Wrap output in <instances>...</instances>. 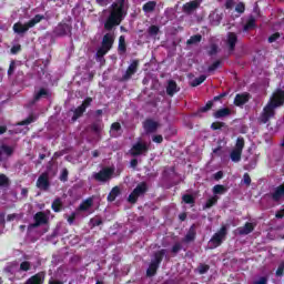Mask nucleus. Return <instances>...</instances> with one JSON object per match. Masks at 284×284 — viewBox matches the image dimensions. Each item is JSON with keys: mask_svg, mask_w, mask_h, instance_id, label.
<instances>
[{"mask_svg": "<svg viewBox=\"0 0 284 284\" xmlns=\"http://www.w3.org/2000/svg\"><path fill=\"white\" fill-rule=\"evenodd\" d=\"M129 152L131 156H141L150 152V146L148 145V143L139 141L132 145Z\"/></svg>", "mask_w": 284, "mask_h": 284, "instance_id": "6e6552de", "label": "nucleus"}, {"mask_svg": "<svg viewBox=\"0 0 284 284\" xmlns=\"http://www.w3.org/2000/svg\"><path fill=\"white\" fill-rule=\"evenodd\" d=\"M106 52H110V50L105 49L104 47L99 48L97 53H95L97 59H103L104 55L106 54Z\"/></svg>", "mask_w": 284, "mask_h": 284, "instance_id": "49530a36", "label": "nucleus"}, {"mask_svg": "<svg viewBox=\"0 0 284 284\" xmlns=\"http://www.w3.org/2000/svg\"><path fill=\"white\" fill-rule=\"evenodd\" d=\"M199 8H201V0H193L183 4L182 12H184V14H192V12L199 10Z\"/></svg>", "mask_w": 284, "mask_h": 284, "instance_id": "ddd939ff", "label": "nucleus"}, {"mask_svg": "<svg viewBox=\"0 0 284 284\" xmlns=\"http://www.w3.org/2000/svg\"><path fill=\"white\" fill-rule=\"evenodd\" d=\"M284 105V90L276 89L266 105L263 108V111L260 115V123L264 125L270 123V119H274L276 116V108H282Z\"/></svg>", "mask_w": 284, "mask_h": 284, "instance_id": "f03ea898", "label": "nucleus"}, {"mask_svg": "<svg viewBox=\"0 0 284 284\" xmlns=\"http://www.w3.org/2000/svg\"><path fill=\"white\" fill-rule=\"evenodd\" d=\"M43 19H45V16L36 14L31 20H29L24 24L21 22H16L13 24V32H16V34H26V32H28V30H30V28H34V26H37V23H41L43 21Z\"/></svg>", "mask_w": 284, "mask_h": 284, "instance_id": "7ed1b4c3", "label": "nucleus"}, {"mask_svg": "<svg viewBox=\"0 0 284 284\" xmlns=\"http://www.w3.org/2000/svg\"><path fill=\"white\" fill-rule=\"evenodd\" d=\"M236 43H239V36L235 32H229L226 34V48L229 52L236 50Z\"/></svg>", "mask_w": 284, "mask_h": 284, "instance_id": "f8f14e48", "label": "nucleus"}, {"mask_svg": "<svg viewBox=\"0 0 284 284\" xmlns=\"http://www.w3.org/2000/svg\"><path fill=\"white\" fill-rule=\"evenodd\" d=\"M91 223H92L93 227H99V225H103V220H101V219H92Z\"/></svg>", "mask_w": 284, "mask_h": 284, "instance_id": "338daca9", "label": "nucleus"}, {"mask_svg": "<svg viewBox=\"0 0 284 284\" xmlns=\"http://www.w3.org/2000/svg\"><path fill=\"white\" fill-rule=\"evenodd\" d=\"M183 250V245L180 242H175L171 247V254H178Z\"/></svg>", "mask_w": 284, "mask_h": 284, "instance_id": "a18cd8bd", "label": "nucleus"}, {"mask_svg": "<svg viewBox=\"0 0 284 284\" xmlns=\"http://www.w3.org/2000/svg\"><path fill=\"white\" fill-rule=\"evenodd\" d=\"M199 274H207L210 272V265L207 264H200L197 267Z\"/></svg>", "mask_w": 284, "mask_h": 284, "instance_id": "864d4df0", "label": "nucleus"}, {"mask_svg": "<svg viewBox=\"0 0 284 284\" xmlns=\"http://www.w3.org/2000/svg\"><path fill=\"white\" fill-rule=\"evenodd\" d=\"M182 201L185 205H191V207H194V203H196V199L192 194L182 195Z\"/></svg>", "mask_w": 284, "mask_h": 284, "instance_id": "c756f323", "label": "nucleus"}, {"mask_svg": "<svg viewBox=\"0 0 284 284\" xmlns=\"http://www.w3.org/2000/svg\"><path fill=\"white\" fill-rule=\"evenodd\" d=\"M10 185V179L8 175L0 173V187H8Z\"/></svg>", "mask_w": 284, "mask_h": 284, "instance_id": "a19ab883", "label": "nucleus"}, {"mask_svg": "<svg viewBox=\"0 0 284 284\" xmlns=\"http://www.w3.org/2000/svg\"><path fill=\"white\" fill-rule=\"evenodd\" d=\"M256 28V18L251 14L248 16L244 27H243V32H250V30H254Z\"/></svg>", "mask_w": 284, "mask_h": 284, "instance_id": "5701e85b", "label": "nucleus"}, {"mask_svg": "<svg viewBox=\"0 0 284 284\" xmlns=\"http://www.w3.org/2000/svg\"><path fill=\"white\" fill-rule=\"evenodd\" d=\"M226 236H227V226L223 225L209 241V243L211 244L210 250H216V247H221Z\"/></svg>", "mask_w": 284, "mask_h": 284, "instance_id": "39448f33", "label": "nucleus"}, {"mask_svg": "<svg viewBox=\"0 0 284 284\" xmlns=\"http://www.w3.org/2000/svg\"><path fill=\"white\" fill-rule=\"evenodd\" d=\"M130 10V0H115L109 11V17L104 22V30L108 32L114 30L120 23H123Z\"/></svg>", "mask_w": 284, "mask_h": 284, "instance_id": "f257e3e1", "label": "nucleus"}, {"mask_svg": "<svg viewBox=\"0 0 284 284\" xmlns=\"http://www.w3.org/2000/svg\"><path fill=\"white\" fill-rule=\"evenodd\" d=\"M201 41H203V36L194 34L186 41V45H196V43H201Z\"/></svg>", "mask_w": 284, "mask_h": 284, "instance_id": "2f4dec72", "label": "nucleus"}, {"mask_svg": "<svg viewBox=\"0 0 284 284\" xmlns=\"http://www.w3.org/2000/svg\"><path fill=\"white\" fill-rule=\"evenodd\" d=\"M37 187L48 192L50 190V175L48 172H43L37 180Z\"/></svg>", "mask_w": 284, "mask_h": 284, "instance_id": "9d476101", "label": "nucleus"}, {"mask_svg": "<svg viewBox=\"0 0 284 284\" xmlns=\"http://www.w3.org/2000/svg\"><path fill=\"white\" fill-rule=\"evenodd\" d=\"M232 114V110L230 108L219 109L213 113L214 119H225V116H230Z\"/></svg>", "mask_w": 284, "mask_h": 284, "instance_id": "bb28decb", "label": "nucleus"}, {"mask_svg": "<svg viewBox=\"0 0 284 284\" xmlns=\"http://www.w3.org/2000/svg\"><path fill=\"white\" fill-rule=\"evenodd\" d=\"M14 68H17V62L11 61L10 62V65H9V69H8V75L9 77H12V74H14Z\"/></svg>", "mask_w": 284, "mask_h": 284, "instance_id": "052dcab7", "label": "nucleus"}, {"mask_svg": "<svg viewBox=\"0 0 284 284\" xmlns=\"http://www.w3.org/2000/svg\"><path fill=\"white\" fill-rule=\"evenodd\" d=\"M196 241V224H192L183 239V243H193Z\"/></svg>", "mask_w": 284, "mask_h": 284, "instance_id": "a211bd4d", "label": "nucleus"}, {"mask_svg": "<svg viewBox=\"0 0 284 284\" xmlns=\"http://www.w3.org/2000/svg\"><path fill=\"white\" fill-rule=\"evenodd\" d=\"M67 221L69 225H74V221H77V213L75 212L71 213L70 216H68Z\"/></svg>", "mask_w": 284, "mask_h": 284, "instance_id": "0e129e2a", "label": "nucleus"}, {"mask_svg": "<svg viewBox=\"0 0 284 284\" xmlns=\"http://www.w3.org/2000/svg\"><path fill=\"white\" fill-rule=\"evenodd\" d=\"M33 221L34 223L29 224V230L41 227V225H48V223H50V217L48 216V214H45V212L39 211L33 215Z\"/></svg>", "mask_w": 284, "mask_h": 284, "instance_id": "423d86ee", "label": "nucleus"}, {"mask_svg": "<svg viewBox=\"0 0 284 284\" xmlns=\"http://www.w3.org/2000/svg\"><path fill=\"white\" fill-rule=\"evenodd\" d=\"M284 196V182L276 186L274 189V192L271 193V199L272 201H274V203H278L281 201V199H283Z\"/></svg>", "mask_w": 284, "mask_h": 284, "instance_id": "f3484780", "label": "nucleus"}, {"mask_svg": "<svg viewBox=\"0 0 284 284\" xmlns=\"http://www.w3.org/2000/svg\"><path fill=\"white\" fill-rule=\"evenodd\" d=\"M214 106V101L210 100L206 102V104L204 106H201L197 112L199 113H205V112H210V109Z\"/></svg>", "mask_w": 284, "mask_h": 284, "instance_id": "79ce46f5", "label": "nucleus"}, {"mask_svg": "<svg viewBox=\"0 0 284 284\" xmlns=\"http://www.w3.org/2000/svg\"><path fill=\"white\" fill-rule=\"evenodd\" d=\"M114 176V169L112 168H103L98 173L93 174L94 181L99 183H108Z\"/></svg>", "mask_w": 284, "mask_h": 284, "instance_id": "0eeeda50", "label": "nucleus"}, {"mask_svg": "<svg viewBox=\"0 0 284 284\" xmlns=\"http://www.w3.org/2000/svg\"><path fill=\"white\" fill-rule=\"evenodd\" d=\"M281 39V33L275 32L268 37V43H274Z\"/></svg>", "mask_w": 284, "mask_h": 284, "instance_id": "13d9d810", "label": "nucleus"}, {"mask_svg": "<svg viewBox=\"0 0 284 284\" xmlns=\"http://www.w3.org/2000/svg\"><path fill=\"white\" fill-rule=\"evenodd\" d=\"M148 32L150 37H156V34H159L160 32L159 26L152 24L151 27H149Z\"/></svg>", "mask_w": 284, "mask_h": 284, "instance_id": "c03bdc74", "label": "nucleus"}, {"mask_svg": "<svg viewBox=\"0 0 284 284\" xmlns=\"http://www.w3.org/2000/svg\"><path fill=\"white\" fill-rule=\"evenodd\" d=\"M92 205H94V200L92 197H88L79 205L78 212H88Z\"/></svg>", "mask_w": 284, "mask_h": 284, "instance_id": "393cba45", "label": "nucleus"}, {"mask_svg": "<svg viewBox=\"0 0 284 284\" xmlns=\"http://www.w3.org/2000/svg\"><path fill=\"white\" fill-rule=\"evenodd\" d=\"M206 79H207V75H203V74L195 78L191 83L192 88H197V85H201V83H205Z\"/></svg>", "mask_w": 284, "mask_h": 284, "instance_id": "58836bf2", "label": "nucleus"}, {"mask_svg": "<svg viewBox=\"0 0 284 284\" xmlns=\"http://www.w3.org/2000/svg\"><path fill=\"white\" fill-rule=\"evenodd\" d=\"M69 174H70V172L68 171V169H63L62 172H61V174H60L59 180H60L62 183H67Z\"/></svg>", "mask_w": 284, "mask_h": 284, "instance_id": "603ef678", "label": "nucleus"}, {"mask_svg": "<svg viewBox=\"0 0 284 284\" xmlns=\"http://www.w3.org/2000/svg\"><path fill=\"white\" fill-rule=\"evenodd\" d=\"M219 68H221V60H216L215 62H213V63L207 68V72H214L215 70H219Z\"/></svg>", "mask_w": 284, "mask_h": 284, "instance_id": "3c124183", "label": "nucleus"}, {"mask_svg": "<svg viewBox=\"0 0 284 284\" xmlns=\"http://www.w3.org/2000/svg\"><path fill=\"white\" fill-rule=\"evenodd\" d=\"M3 154L8 158L12 156V154H14V148L8 144L0 145V163L3 162Z\"/></svg>", "mask_w": 284, "mask_h": 284, "instance_id": "412c9836", "label": "nucleus"}, {"mask_svg": "<svg viewBox=\"0 0 284 284\" xmlns=\"http://www.w3.org/2000/svg\"><path fill=\"white\" fill-rule=\"evenodd\" d=\"M243 148H245V139L243 136H239L235 143V150L243 152Z\"/></svg>", "mask_w": 284, "mask_h": 284, "instance_id": "ea45409f", "label": "nucleus"}, {"mask_svg": "<svg viewBox=\"0 0 284 284\" xmlns=\"http://www.w3.org/2000/svg\"><path fill=\"white\" fill-rule=\"evenodd\" d=\"M90 130L94 132V134H101V123L99 122H93L91 125H90Z\"/></svg>", "mask_w": 284, "mask_h": 284, "instance_id": "37998d69", "label": "nucleus"}, {"mask_svg": "<svg viewBox=\"0 0 284 284\" xmlns=\"http://www.w3.org/2000/svg\"><path fill=\"white\" fill-rule=\"evenodd\" d=\"M217 52H219V45L212 44L211 49L209 50V55L214 57V54H216Z\"/></svg>", "mask_w": 284, "mask_h": 284, "instance_id": "e2e57ef3", "label": "nucleus"}, {"mask_svg": "<svg viewBox=\"0 0 284 284\" xmlns=\"http://www.w3.org/2000/svg\"><path fill=\"white\" fill-rule=\"evenodd\" d=\"M118 52H119V54H125L128 52V44L125 43V36L119 37Z\"/></svg>", "mask_w": 284, "mask_h": 284, "instance_id": "cd10ccee", "label": "nucleus"}, {"mask_svg": "<svg viewBox=\"0 0 284 284\" xmlns=\"http://www.w3.org/2000/svg\"><path fill=\"white\" fill-rule=\"evenodd\" d=\"M242 154H243V151H239L234 149L230 154L231 161H233V163H239V161H241Z\"/></svg>", "mask_w": 284, "mask_h": 284, "instance_id": "e433bc0d", "label": "nucleus"}, {"mask_svg": "<svg viewBox=\"0 0 284 284\" xmlns=\"http://www.w3.org/2000/svg\"><path fill=\"white\" fill-rule=\"evenodd\" d=\"M242 181H243L244 185L250 187L252 185V178L250 176V173H244Z\"/></svg>", "mask_w": 284, "mask_h": 284, "instance_id": "4d7b16f0", "label": "nucleus"}, {"mask_svg": "<svg viewBox=\"0 0 284 284\" xmlns=\"http://www.w3.org/2000/svg\"><path fill=\"white\" fill-rule=\"evenodd\" d=\"M32 265L29 261H24L20 264V272H30Z\"/></svg>", "mask_w": 284, "mask_h": 284, "instance_id": "09e8293b", "label": "nucleus"}, {"mask_svg": "<svg viewBox=\"0 0 284 284\" xmlns=\"http://www.w3.org/2000/svg\"><path fill=\"white\" fill-rule=\"evenodd\" d=\"M53 34H55V37H68V34H72V24L65 22L58 23L53 29Z\"/></svg>", "mask_w": 284, "mask_h": 284, "instance_id": "1a4fd4ad", "label": "nucleus"}, {"mask_svg": "<svg viewBox=\"0 0 284 284\" xmlns=\"http://www.w3.org/2000/svg\"><path fill=\"white\" fill-rule=\"evenodd\" d=\"M165 254H168V250L165 248H161L160 251L155 252L153 254V260L151 261V263L161 267V263H163Z\"/></svg>", "mask_w": 284, "mask_h": 284, "instance_id": "6ab92c4d", "label": "nucleus"}, {"mask_svg": "<svg viewBox=\"0 0 284 284\" xmlns=\"http://www.w3.org/2000/svg\"><path fill=\"white\" fill-rule=\"evenodd\" d=\"M216 203H219V196L214 195L206 201V203L203 206V210H210L211 207H214Z\"/></svg>", "mask_w": 284, "mask_h": 284, "instance_id": "f704fd0d", "label": "nucleus"}, {"mask_svg": "<svg viewBox=\"0 0 284 284\" xmlns=\"http://www.w3.org/2000/svg\"><path fill=\"white\" fill-rule=\"evenodd\" d=\"M45 97H50V92H48V89L41 88L33 97V101H41V99H45Z\"/></svg>", "mask_w": 284, "mask_h": 284, "instance_id": "7c9ffc66", "label": "nucleus"}, {"mask_svg": "<svg viewBox=\"0 0 284 284\" xmlns=\"http://www.w3.org/2000/svg\"><path fill=\"white\" fill-rule=\"evenodd\" d=\"M235 12H237L239 14H243L245 12V3L244 2H239L235 6Z\"/></svg>", "mask_w": 284, "mask_h": 284, "instance_id": "6e6d98bb", "label": "nucleus"}, {"mask_svg": "<svg viewBox=\"0 0 284 284\" xmlns=\"http://www.w3.org/2000/svg\"><path fill=\"white\" fill-rule=\"evenodd\" d=\"M121 195V187L119 186H113L112 190L110 191L106 201L109 203H114V201H116V196Z\"/></svg>", "mask_w": 284, "mask_h": 284, "instance_id": "a878e982", "label": "nucleus"}, {"mask_svg": "<svg viewBox=\"0 0 284 284\" xmlns=\"http://www.w3.org/2000/svg\"><path fill=\"white\" fill-rule=\"evenodd\" d=\"M227 192V187L223 184H217L213 186V194H225Z\"/></svg>", "mask_w": 284, "mask_h": 284, "instance_id": "4c0bfd02", "label": "nucleus"}, {"mask_svg": "<svg viewBox=\"0 0 284 284\" xmlns=\"http://www.w3.org/2000/svg\"><path fill=\"white\" fill-rule=\"evenodd\" d=\"M253 284H267V277L262 276L260 280L253 282Z\"/></svg>", "mask_w": 284, "mask_h": 284, "instance_id": "774afa93", "label": "nucleus"}, {"mask_svg": "<svg viewBox=\"0 0 284 284\" xmlns=\"http://www.w3.org/2000/svg\"><path fill=\"white\" fill-rule=\"evenodd\" d=\"M83 114H85V111L81 105H79L77 109H74L71 121H79Z\"/></svg>", "mask_w": 284, "mask_h": 284, "instance_id": "72a5a7b5", "label": "nucleus"}, {"mask_svg": "<svg viewBox=\"0 0 284 284\" xmlns=\"http://www.w3.org/2000/svg\"><path fill=\"white\" fill-rule=\"evenodd\" d=\"M251 99V95L248 92H244V93H237L234 98V105H236V108H243V105H245V103H248Z\"/></svg>", "mask_w": 284, "mask_h": 284, "instance_id": "4468645a", "label": "nucleus"}, {"mask_svg": "<svg viewBox=\"0 0 284 284\" xmlns=\"http://www.w3.org/2000/svg\"><path fill=\"white\" fill-rule=\"evenodd\" d=\"M143 129L146 134H154L156 130H159V122L152 120V119H146L143 122Z\"/></svg>", "mask_w": 284, "mask_h": 284, "instance_id": "2eb2a0df", "label": "nucleus"}, {"mask_svg": "<svg viewBox=\"0 0 284 284\" xmlns=\"http://www.w3.org/2000/svg\"><path fill=\"white\" fill-rule=\"evenodd\" d=\"M150 191V186L148 185V182H140L134 190L129 194L128 201L131 203V205L136 204L140 196H145L148 192Z\"/></svg>", "mask_w": 284, "mask_h": 284, "instance_id": "20e7f679", "label": "nucleus"}, {"mask_svg": "<svg viewBox=\"0 0 284 284\" xmlns=\"http://www.w3.org/2000/svg\"><path fill=\"white\" fill-rule=\"evenodd\" d=\"M222 128H225V122H213L211 124V129L213 130H222Z\"/></svg>", "mask_w": 284, "mask_h": 284, "instance_id": "bf43d9fd", "label": "nucleus"}, {"mask_svg": "<svg viewBox=\"0 0 284 284\" xmlns=\"http://www.w3.org/2000/svg\"><path fill=\"white\" fill-rule=\"evenodd\" d=\"M30 123H34V115H29L27 119L18 122V125H30Z\"/></svg>", "mask_w": 284, "mask_h": 284, "instance_id": "de8ad7c7", "label": "nucleus"}, {"mask_svg": "<svg viewBox=\"0 0 284 284\" xmlns=\"http://www.w3.org/2000/svg\"><path fill=\"white\" fill-rule=\"evenodd\" d=\"M139 70V60H133L131 64L128 67L125 73L123 74L121 81H130L134 74H136Z\"/></svg>", "mask_w": 284, "mask_h": 284, "instance_id": "9b49d317", "label": "nucleus"}, {"mask_svg": "<svg viewBox=\"0 0 284 284\" xmlns=\"http://www.w3.org/2000/svg\"><path fill=\"white\" fill-rule=\"evenodd\" d=\"M158 271H159V265L151 262L146 270V276L149 277L156 276Z\"/></svg>", "mask_w": 284, "mask_h": 284, "instance_id": "c9c22d12", "label": "nucleus"}, {"mask_svg": "<svg viewBox=\"0 0 284 284\" xmlns=\"http://www.w3.org/2000/svg\"><path fill=\"white\" fill-rule=\"evenodd\" d=\"M92 105V98L88 97L83 100L82 104L80 106L85 111L88 108Z\"/></svg>", "mask_w": 284, "mask_h": 284, "instance_id": "8fccbe9b", "label": "nucleus"}, {"mask_svg": "<svg viewBox=\"0 0 284 284\" xmlns=\"http://www.w3.org/2000/svg\"><path fill=\"white\" fill-rule=\"evenodd\" d=\"M11 54H19L21 52V44H16L10 49Z\"/></svg>", "mask_w": 284, "mask_h": 284, "instance_id": "69168bd1", "label": "nucleus"}, {"mask_svg": "<svg viewBox=\"0 0 284 284\" xmlns=\"http://www.w3.org/2000/svg\"><path fill=\"white\" fill-rule=\"evenodd\" d=\"M283 274H284V261H282L278 264L277 270L275 272V276L281 277V276H283Z\"/></svg>", "mask_w": 284, "mask_h": 284, "instance_id": "5fc2aeb1", "label": "nucleus"}, {"mask_svg": "<svg viewBox=\"0 0 284 284\" xmlns=\"http://www.w3.org/2000/svg\"><path fill=\"white\" fill-rule=\"evenodd\" d=\"M51 210H53V212L59 213L63 210V201L61 200V197H55L51 204Z\"/></svg>", "mask_w": 284, "mask_h": 284, "instance_id": "c85d7f7f", "label": "nucleus"}, {"mask_svg": "<svg viewBox=\"0 0 284 284\" xmlns=\"http://www.w3.org/2000/svg\"><path fill=\"white\" fill-rule=\"evenodd\" d=\"M111 132H121V123L119 122H113L111 124Z\"/></svg>", "mask_w": 284, "mask_h": 284, "instance_id": "680f3d73", "label": "nucleus"}, {"mask_svg": "<svg viewBox=\"0 0 284 284\" xmlns=\"http://www.w3.org/2000/svg\"><path fill=\"white\" fill-rule=\"evenodd\" d=\"M45 283V272H39L29 277L24 284H43Z\"/></svg>", "mask_w": 284, "mask_h": 284, "instance_id": "dca6fc26", "label": "nucleus"}, {"mask_svg": "<svg viewBox=\"0 0 284 284\" xmlns=\"http://www.w3.org/2000/svg\"><path fill=\"white\" fill-rule=\"evenodd\" d=\"M143 12H154L156 10V1H148L142 7Z\"/></svg>", "mask_w": 284, "mask_h": 284, "instance_id": "473e14b6", "label": "nucleus"}, {"mask_svg": "<svg viewBox=\"0 0 284 284\" xmlns=\"http://www.w3.org/2000/svg\"><path fill=\"white\" fill-rule=\"evenodd\" d=\"M240 236H247L254 232V224L252 222H246L244 226L237 229Z\"/></svg>", "mask_w": 284, "mask_h": 284, "instance_id": "aec40b11", "label": "nucleus"}, {"mask_svg": "<svg viewBox=\"0 0 284 284\" xmlns=\"http://www.w3.org/2000/svg\"><path fill=\"white\" fill-rule=\"evenodd\" d=\"M179 92V85L176 84V81L174 80H169L168 85H166V94L169 97H174Z\"/></svg>", "mask_w": 284, "mask_h": 284, "instance_id": "b1692460", "label": "nucleus"}, {"mask_svg": "<svg viewBox=\"0 0 284 284\" xmlns=\"http://www.w3.org/2000/svg\"><path fill=\"white\" fill-rule=\"evenodd\" d=\"M112 45H114V38L112 34L106 33L102 38V48L105 50H112Z\"/></svg>", "mask_w": 284, "mask_h": 284, "instance_id": "4be33fe9", "label": "nucleus"}]
</instances>
